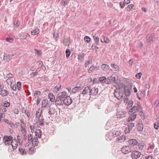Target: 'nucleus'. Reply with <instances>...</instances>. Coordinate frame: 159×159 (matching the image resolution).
I'll list each match as a JSON object with an SVG mask.
<instances>
[{"mask_svg":"<svg viewBox=\"0 0 159 159\" xmlns=\"http://www.w3.org/2000/svg\"><path fill=\"white\" fill-rule=\"evenodd\" d=\"M142 75V74L141 73H139L137 74L136 75V77L137 79H140Z\"/></svg>","mask_w":159,"mask_h":159,"instance_id":"nucleus-59","label":"nucleus"},{"mask_svg":"<svg viewBox=\"0 0 159 159\" xmlns=\"http://www.w3.org/2000/svg\"><path fill=\"white\" fill-rule=\"evenodd\" d=\"M34 52L35 53L37 54V55L39 56H40L42 54L41 51H39L36 49H34Z\"/></svg>","mask_w":159,"mask_h":159,"instance_id":"nucleus-51","label":"nucleus"},{"mask_svg":"<svg viewBox=\"0 0 159 159\" xmlns=\"http://www.w3.org/2000/svg\"><path fill=\"white\" fill-rule=\"evenodd\" d=\"M85 55L84 53L78 55V60L80 61L81 62L82 61Z\"/></svg>","mask_w":159,"mask_h":159,"instance_id":"nucleus-25","label":"nucleus"},{"mask_svg":"<svg viewBox=\"0 0 159 159\" xmlns=\"http://www.w3.org/2000/svg\"><path fill=\"white\" fill-rule=\"evenodd\" d=\"M101 68L104 71H107L110 68V67L107 64H103L101 66Z\"/></svg>","mask_w":159,"mask_h":159,"instance_id":"nucleus-15","label":"nucleus"},{"mask_svg":"<svg viewBox=\"0 0 159 159\" xmlns=\"http://www.w3.org/2000/svg\"><path fill=\"white\" fill-rule=\"evenodd\" d=\"M101 41L102 43H108L109 42V40L108 38H106L104 36H101Z\"/></svg>","mask_w":159,"mask_h":159,"instance_id":"nucleus-19","label":"nucleus"},{"mask_svg":"<svg viewBox=\"0 0 159 159\" xmlns=\"http://www.w3.org/2000/svg\"><path fill=\"white\" fill-rule=\"evenodd\" d=\"M0 93H1V94L2 96L3 97L6 96L8 95L9 94L8 91L5 89H2V91Z\"/></svg>","mask_w":159,"mask_h":159,"instance_id":"nucleus-22","label":"nucleus"},{"mask_svg":"<svg viewBox=\"0 0 159 159\" xmlns=\"http://www.w3.org/2000/svg\"><path fill=\"white\" fill-rule=\"evenodd\" d=\"M134 126V123H131L129 124V132H130V130H131L132 129V128Z\"/></svg>","mask_w":159,"mask_h":159,"instance_id":"nucleus-39","label":"nucleus"},{"mask_svg":"<svg viewBox=\"0 0 159 159\" xmlns=\"http://www.w3.org/2000/svg\"><path fill=\"white\" fill-rule=\"evenodd\" d=\"M6 122H7V123L9 125L10 127L13 128V127H15L14 124L12 123L11 121L9 120H7Z\"/></svg>","mask_w":159,"mask_h":159,"instance_id":"nucleus-34","label":"nucleus"},{"mask_svg":"<svg viewBox=\"0 0 159 159\" xmlns=\"http://www.w3.org/2000/svg\"><path fill=\"white\" fill-rule=\"evenodd\" d=\"M111 67L114 69L115 71H118L119 69V67L116 65L111 64Z\"/></svg>","mask_w":159,"mask_h":159,"instance_id":"nucleus-30","label":"nucleus"},{"mask_svg":"<svg viewBox=\"0 0 159 159\" xmlns=\"http://www.w3.org/2000/svg\"><path fill=\"white\" fill-rule=\"evenodd\" d=\"M39 33V30L38 29H36L32 31H31V34L32 35H35L38 34Z\"/></svg>","mask_w":159,"mask_h":159,"instance_id":"nucleus-27","label":"nucleus"},{"mask_svg":"<svg viewBox=\"0 0 159 159\" xmlns=\"http://www.w3.org/2000/svg\"><path fill=\"white\" fill-rule=\"evenodd\" d=\"M81 89V87L80 86H76L73 88L71 90L72 93H75L79 91Z\"/></svg>","mask_w":159,"mask_h":159,"instance_id":"nucleus-18","label":"nucleus"},{"mask_svg":"<svg viewBox=\"0 0 159 159\" xmlns=\"http://www.w3.org/2000/svg\"><path fill=\"white\" fill-rule=\"evenodd\" d=\"M16 86L17 88V89L20 90L21 88V83L20 82H18L17 83Z\"/></svg>","mask_w":159,"mask_h":159,"instance_id":"nucleus-48","label":"nucleus"},{"mask_svg":"<svg viewBox=\"0 0 159 159\" xmlns=\"http://www.w3.org/2000/svg\"><path fill=\"white\" fill-rule=\"evenodd\" d=\"M140 115L141 116V118L144 120L145 119V117L144 116L143 113L142 111V110L141 111H140Z\"/></svg>","mask_w":159,"mask_h":159,"instance_id":"nucleus-53","label":"nucleus"},{"mask_svg":"<svg viewBox=\"0 0 159 159\" xmlns=\"http://www.w3.org/2000/svg\"><path fill=\"white\" fill-rule=\"evenodd\" d=\"M38 139L37 138H34L33 140V144L34 145H36L38 143Z\"/></svg>","mask_w":159,"mask_h":159,"instance_id":"nucleus-45","label":"nucleus"},{"mask_svg":"<svg viewBox=\"0 0 159 159\" xmlns=\"http://www.w3.org/2000/svg\"><path fill=\"white\" fill-rule=\"evenodd\" d=\"M20 121L21 126H25L26 123L22 119L20 120Z\"/></svg>","mask_w":159,"mask_h":159,"instance_id":"nucleus-61","label":"nucleus"},{"mask_svg":"<svg viewBox=\"0 0 159 159\" xmlns=\"http://www.w3.org/2000/svg\"><path fill=\"white\" fill-rule=\"evenodd\" d=\"M90 91L89 95L95 96L98 93V88L95 87H93L91 89H90Z\"/></svg>","mask_w":159,"mask_h":159,"instance_id":"nucleus-9","label":"nucleus"},{"mask_svg":"<svg viewBox=\"0 0 159 159\" xmlns=\"http://www.w3.org/2000/svg\"><path fill=\"white\" fill-rule=\"evenodd\" d=\"M143 126L142 122L141 120H139L138 124V129L139 131H142L143 130Z\"/></svg>","mask_w":159,"mask_h":159,"instance_id":"nucleus-16","label":"nucleus"},{"mask_svg":"<svg viewBox=\"0 0 159 159\" xmlns=\"http://www.w3.org/2000/svg\"><path fill=\"white\" fill-rule=\"evenodd\" d=\"M152 36H147V41L148 42H150L152 41Z\"/></svg>","mask_w":159,"mask_h":159,"instance_id":"nucleus-47","label":"nucleus"},{"mask_svg":"<svg viewBox=\"0 0 159 159\" xmlns=\"http://www.w3.org/2000/svg\"><path fill=\"white\" fill-rule=\"evenodd\" d=\"M10 105V103L8 102H6L5 103H4L3 104V107H9Z\"/></svg>","mask_w":159,"mask_h":159,"instance_id":"nucleus-50","label":"nucleus"},{"mask_svg":"<svg viewBox=\"0 0 159 159\" xmlns=\"http://www.w3.org/2000/svg\"><path fill=\"white\" fill-rule=\"evenodd\" d=\"M19 151L20 153L22 155H25L26 154V152L25 149L19 148Z\"/></svg>","mask_w":159,"mask_h":159,"instance_id":"nucleus-33","label":"nucleus"},{"mask_svg":"<svg viewBox=\"0 0 159 159\" xmlns=\"http://www.w3.org/2000/svg\"><path fill=\"white\" fill-rule=\"evenodd\" d=\"M34 149L33 148H30L29 149V154H32L34 152Z\"/></svg>","mask_w":159,"mask_h":159,"instance_id":"nucleus-64","label":"nucleus"},{"mask_svg":"<svg viewBox=\"0 0 159 159\" xmlns=\"http://www.w3.org/2000/svg\"><path fill=\"white\" fill-rule=\"evenodd\" d=\"M117 140L119 142L122 143L126 140V138L125 136L123 135L121 136H120L117 138Z\"/></svg>","mask_w":159,"mask_h":159,"instance_id":"nucleus-23","label":"nucleus"},{"mask_svg":"<svg viewBox=\"0 0 159 159\" xmlns=\"http://www.w3.org/2000/svg\"><path fill=\"white\" fill-rule=\"evenodd\" d=\"M14 56V55H9L7 54H5L4 55L3 59L4 61H9Z\"/></svg>","mask_w":159,"mask_h":159,"instance_id":"nucleus-10","label":"nucleus"},{"mask_svg":"<svg viewBox=\"0 0 159 159\" xmlns=\"http://www.w3.org/2000/svg\"><path fill=\"white\" fill-rule=\"evenodd\" d=\"M57 96L60 98L62 100H64V99H65L68 96L67 95L66 92L64 91L59 93L57 95Z\"/></svg>","mask_w":159,"mask_h":159,"instance_id":"nucleus-11","label":"nucleus"},{"mask_svg":"<svg viewBox=\"0 0 159 159\" xmlns=\"http://www.w3.org/2000/svg\"><path fill=\"white\" fill-rule=\"evenodd\" d=\"M43 120V119L42 118L41 119H39L38 123L39 125L42 126L44 125Z\"/></svg>","mask_w":159,"mask_h":159,"instance_id":"nucleus-38","label":"nucleus"},{"mask_svg":"<svg viewBox=\"0 0 159 159\" xmlns=\"http://www.w3.org/2000/svg\"><path fill=\"white\" fill-rule=\"evenodd\" d=\"M20 24V22L18 20L15 21L14 22V25L16 27H18L19 26Z\"/></svg>","mask_w":159,"mask_h":159,"instance_id":"nucleus-49","label":"nucleus"},{"mask_svg":"<svg viewBox=\"0 0 159 159\" xmlns=\"http://www.w3.org/2000/svg\"><path fill=\"white\" fill-rule=\"evenodd\" d=\"M48 113L49 115H53L54 113V109L53 108L49 107V111L48 112Z\"/></svg>","mask_w":159,"mask_h":159,"instance_id":"nucleus-32","label":"nucleus"},{"mask_svg":"<svg viewBox=\"0 0 159 159\" xmlns=\"http://www.w3.org/2000/svg\"><path fill=\"white\" fill-rule=\"evenodd\" d=\"M90 91L89 87L88 86H87L85 87L83 90L82 94L83 96H85L88 94H90Z\"/></svg>","mask_w":159,"mask_h":159,"instance_id":"nucleus-13","label":"nucleus"},{"mask_svg":"<svg viewBox=\"0 0 159 159\" xmlns=\"http://www.w3.org/2000/svg\"><path fill=\"white\" fill-rule=\"evenodd\" d=\"M35 136L39 138H41L42 135V131L40 129H37L35 132Z\"/></svg>","mask_w":159,"mask_h":159,"instance_id":"nucleus-21","label":"nucleus"},{"mask_svg":"<svg viewBox=\"0 0 159 159\" xmlns=\"http://www.w3.org/2000/svg\"><path fill=\"white\" fill-rule=\"evenodd\" d=\"M0 110H1V112L3 113L7 111V109L3 107H2L0 108Z\"/></svg>","mask_w":159,"mask_h":159,"instance_id":"nucleus-60","label":"nucleus"},{"mask_svg":"<svg viewBox=\"0 0 159 159\" xmlns=\"http://www.w3.org/2000/svg\"><path fill=\"white\" fill-rule=\"evenodd\" d=\"M6 40L7 42H11L13 41V39L12 38L8 37L6 38Z\"/></svg>","mask_w":159,"mask_h":159,"instance_id":"nucleus-52","label":"nucleus"},{"mask_svg":"<svg viewBox=\"0 0 159 159\" xmlns=\"http://www.w3.org/2000/svg\"><path fill=\"white\" fill-rule=\"evenodd\" d=\"M48 98L50 101L52 102H54L55 101V97L52 93H50L48 95Z\"/></svg>","mask_w":159,"mask_h":159,"instance_id":"nucleus-20","label":"nucleus"},{"mask_svg":"<svg viewBox=\"0 0 159 159\" xmlns=\"http://www.w3.org/2000/svg\"><path fill=\"white\" fill-rule=\"evenodd\" d=\"M20 137L19 135L17 136V139H18V142L19 144L21 146L22 144V141L20 138Z\"/></svg>","mask_w":159,"mask_h":159,"instance_id":"nucleus-40","label":"nucleus"},{"mask_svg":"<svg viewBox=\"0 0 159 159\" xmlns=\"http://www.w3.org/2000/svg\"><path fill=\"white\" fill-rule=\"evenodd\" d=\"M106 77L104 76H102L99 78V80L100 82L105 83L106 82Z\"/></svg>","mask_w":159,"mask_h":159,"instance_id":"nucleus-36","label":"nucleus"},{"mask_svg":"<svg viewBox=\"0 0 159 159\" xmlns=\"http://www.w3.org/2000/svg\"><path fill=\"white\" fill-rule=\"evenodd\" d=\"M142 110V109L141 106L140 104L139 103H138V106H134L129 111V113H132L134 114L135 112H137L141 111Z\"/></svg>","mask_w":159,"mask_h":159,"instance_id":"nucleus-3","label":"nucleus"},{"mask_svg":"<svg viewBox=\"0 0 159 159\" xmlns=\"http://www.w3.org/2000/svg\"><path fill=\"white\" fill-rule=\"evenodd\" d=\"M136 114H133V115H131L129 118V121L134 120L136 118Z\"/></svg>","mask_w":159,"mask_h":159,"instance_id":"nucleus-26","label":"nucleus"},{"mask_svg":"<svg viewBox=\"0 0 159 159\" xmlns=\"http://www.w3.org/2000/svg\"><path fill=\"white\" fill-rule=\"evenodd\" d=\"M84 39L87 43L89 42L90 41V38L88 36H85L84 38Z\"/></svg>","mask_w":159,"mask_h":159,"instance_id":"nucleus-54","label":"nucleus"},{"mask_svg":"<svg viewBox=\"0 0 159 159\" xmlns=\"http://www.w3.org/2000/svg\"><path fill=\"white\" fill-rule=\"evenodd\" d=\"M72 100L69 96H67L63 100V104L67 106H69L72 103Z\"/></svg>","mask_w":159,"mask_h":159,"instance_id":"nucleus-7","label":"nucleus"},{"mask_svg":"<svg viewBox=\"0 0 159 159\" xmlns=\"http://www.w3.org/2000/svg\"><path fill=\"white\" fill-rule=\"evenodd\" d=\"M111 83V78L110 76L108 77L107 79H106L105 83L109 84Z\"/></svg>","mask_w":159,"mask_h":159,"instance_id":"nucleus-42","label":"nucleus"},{"mask_svg":"<svg viewBox=\"0 0 159 159\" xmlns=\"http://www.w3.org/2000/svg\"><path fill=\"white\" fill-rule=\"evenodd\" d=\"M141 155L140 152L138 151H134L132 152L131 156L133 159H137L139 158Z\"/></svg>","mask_w":159,"mask_h":159,"instance_id":"nucleus-6","label":"nucleus"},{"mask_svg":"<svg viewBox=\"0 0 159 159\" xmlns=\"http://www.w3.org/2000/svg\"><path fill=\"white\" fill-rule=\"evenodd\" d=\"M94 69V66L93 65L89 68L88 71V72L89 73H90L91 72H93Z\"/></svg>","mask_w":159,"mask_h":159,"instance_id":"nucleus-46","label":"nucleus"},{"mask_svg":"<svg viewBox=\"0 0 159 159\" xmlns=\"http://www.w3.org/2000/svg\"><path fill=\"white\" fill-rule=\"evenodd\" d=\"M121 151L123 153L126 154L131 152V148L128 146H125L122 147Z\"/></svg>","mask_w":159,"mask_h":159,"instance_id":"nucleus-4","label":"nucleus"},{"mask_svg":"<svg viewBox=\"0 0 159 159\" xmlns=\"http://www.w3.org/2000/svg\"><path fill=\"white\" fill-rule=\"evenodd\" d=\"M39 110H40V109H39V110H38L36 111L35 114L36 117L38 119H40L41 114V112H40L39 111Z\"/></svg>","mask_w":159,"mask_h":159,"instance_id":"nucleus-37","label":"nucleus"},{"mask_svg":"<svg viewBox=\"0 0 159 159\" xmlns=\"http://www.w3.org/2000/svg\"><path fill=\"white\" fill-rule=\"evenodd\" d=\"M120 134H121V132L120 131H115L113 132V136L115 138L119 136Z\"/></svg>","mask_w":159,"mask_h":159,"instance_id":"nucleus-24","label":"nucleus"},{"mask_svg":"<svg viewBox=\"0 0 159 159\" xmlns=\"http://www.w3.org/2000/svg\"><path fill=\"white\" fill-rule=\"evenodd\" d=\"M11 144L13 149L15 150L17 148L18 145V141L14 139L12 140Z\"/></svg>","mask_w":159,"mask_h":159,"instance_id":"nucleus-12","label":"nucleus"},{"mask_svg":"<svg viewBox=\"0 0 159 159\" xmlns=\"http://www.w3.org/2000/svg\"><path fill=\"white\" fill-rule=\"evenodd\" d=\"M129 143V145L134 146L138 144V141L135 139H129L128 141Z\"/></svg>","mask_w":159,"mask_h":159,"instance_id":"nucleus-14","label":"nucleus"},{"mask_svg":"<svg viewBox=\"0 0 159 159\" xmlns=\"http://www.w3.org/2000/svg\"><path fill=\"white\" fill-rule=\"evenodd\" d=\"M19 38L20 39H26L27 38V36L25 35V34L23 33L22 34H19Z\"/></svg>","mask_w":159,"mask_h":159,"instance_id":"nucleus-31","label":"nucleus"},{"mask_svg":"<svg viewBox=\"0 0 159 159\" xmlns=\"http://www.w3.org/2000/svg\"><path fill=\"white\" fill-rule=\"evenodd\" d=\"M55 102V104L57 106L58 105L63 106V100H62L57 96L56 97Z\"/></svg>","mask_w":159,"mask_h":159,"instance_id":"nucleus-8","label":"nucleus"},{"mask_svg":"<svg viewBox=\"0 0 159 159\" xmlns=\"http://www.w3.org/2000/svg\"><path fill=\"white\" fill-rule=\"evenodd\" d=\"M133 101L132 100H130L128 104V107H131L133 105Z\"/></svg>","mask_w":159,"mask_h":159,"instance_id":"nucleus-57","label":"nucleus"},{"mask_svg":"<svg viewBox=\"0 0 159 159\" xmlns=\"http://www.w3.org/2000/svg\"><path fill=\"white\" fill-rule=\"evenodd\" d=\"M13 139V137L10 135H5L3 138V141L6 145H9Z\"/></svg>","mask_w":159,"mask_h":159,"instance_id":"nucleus-2","label":"nucleus"},{"mask_svg":"<svg viewBox=\"0 0 159 159\" xmlns=\"http://www.w3.org/2000/svg\"><path fill=\"white\" fill-rule=\"evenodd\" d=\"M92 49L93 50H96L99 49V48L95 44H93L92 46Z\"/></svg>","mask_w":159,"mask_h":159,"instance_id":"nucleus-44","label":"nucleus"},{"mask_svg":"<svg viewBox=\"0 0 159 159\" xmlns=\"http://www.w3.org/2000/svg\"><path fill=\"white\" fill-rule=\"evenodd\" d=\"M13 111L15 114H17L19 112V110L18 109L15 108L13 110Z\"/></svg>","mask_w":159,"mask_h":159,"instance_id":"nucleus-62","label":"nucleus"},{"mask_svg":"<svg viewBox=\"0 0 159 159\" xmlns=\"http://www.w3.org/2000/svg\"><path fill=\"white\" fill-rule=\"evenodd\" d=\"M110 78H111V83H115L116 82V78L115 77H113L112 76H110Z\"/></svg>","mask_w":159,"mask_h":159,"instance_id":"nucleus-56","label":"nucleus"},{"mask_svg":"<svg viewBox=\"0 0 159 159\" xmlns=\"http://www.w3.org/2000/svg\"><path fill=\"white\" fill-rule=\"evenodd\" d=\"M61 88V85H60L59 87L56 86L53 89V90L56 92L58 91Z\"/></svg>","mask_w":159,"mask_h":159,"instance_id":"nucleus-43","label":"nucleus"},{"mask_svg":"<svg viewBox=\"0 0 159 159\" xmlns=\"http://www.w3.org/2000/svg\"><path fill=\"white\" fill-rule=\"evenodd\" d=\"M66 56L68 58L70 54V49H67L66 51Z\"/></svg>","mask_w":159,"mask_h":159,"instance_id":"nucleus-41","label":"nucleus"},{"mask_svg":"<svg viewBox=\"0 0 159 159\" xmlns=\"http://www.w3.org/2000/svg\"><path fill=\"white\" fill-rule=\"evenodd\" d=\"M125 94L126 97H129L130 94V91L129 89H125Z\"/></svg>","mask_w":159,"mask_h":159,"instance_id":"nucleus-29","label":"nucleus"},{"mask_svg":"<svg viewBox=\"0 0 159 159\" xmlns=\"http://www.w3.org/2000/svg\"><path fill=\"white\" fill-rule=\"evenodd\" d=\"M48 103V101L46 100H43L42 102V107L43 108L45 107Z\"/></svg>","mask_w":159,"mask_h":159,"instance_id":"nucleus-28","label":"nucleus"},{"mask_svg":"<svg viewBox=\"0 0 159 159\" xmlns=\"http://www.w3.org/2000/svg\"><path fill=\"white\" fill-rule=\"evenodd\" d=\"M6 77L7 78H12L13 77V75L9 73L6 75Z\"/></svg>","mask_w":159,"mask_h":159,"instance_id":"nucleus-55","label":"nucleus"},{"mask_svg":"<svg viewBox=\"0 0 159 159\" xmlns=\"http://www.w3.org/2000/svg\"><path fill=\"white\" fill-rule=\"evenodd\" d=\"M114 95L118 100H120L123 97V94L122 92H120L119 89H116L114 93Z\"/></svg>","mask_w":159,"mask_h":159,"instance_id":"nucleus-5","label":"nucleus"},{"mask_svg":"<svg viewBox=\"0 0 159 159\" xmlns=\"http://www.w3.org/2000/svg\"><path fill=\"white\" fill-rule=\"evenodd\" d=\"M145 145V143L144 142L141 141L138 143V149L141 151L143 149Z\"/></svg>","mask_w":159,"mask_h":159,"instance_id":"nucleus-17","label":"nucleus"},{"mask_svg":"<svg viewBox=\"0 0 159 159\" xmlns=\"http://www.w3.org/2000/svg\"><path fill=\"white\" fill-rule=\"evenodd\" d=\"M126 112L120 107L116 109V115L117 118H122L125 116Z\"/></svg>","mask_w":159,"mask_h":159,"instance_id":"nucleus-1","label":"nucleus"},{"mask_svg":"<svg viewBox=\"0 0 159 159\" xmlns=\"http://www.w3.org/2000/svg\"><path fill=\"white\" fill-rule=\"evenodd\" d=\"M13 80L10 79H8L6 80V82L7 84H12V83Z\"/></svg>","mask_w":159,"mask_h":159,"instance_id":"nucleus-58","label":"nucleus"},{"mask_svg":"<svg viewBox=\"0 0 159 159\" xmlns=\"http://www.w3.org/2000/svg\"><path fill=\"white\" fill-rule=\"evenodd\" d=\"M68 2L66 0H63L62 2L61 5L65 6L66 4H67Z\"/></svg>","mask_w":159,"mask_h":159,"instance_id":"nucleus-63","label":"nucleus"},{"mask_svg":"<svg viewBox=\"0 0 159 159\" xmlns=\"http://www.w3.org/2000/svg\"><path fill=\"white\" fill-rule=\"evenodd\" d=\"M134 5L133 4H130L126 8V9L127 11H130L133 7Z\"/></svg>","mask_w":159,"mask_h":159,"instance_id":"nucleus-35","label":"nucleus"}]
</instances>
